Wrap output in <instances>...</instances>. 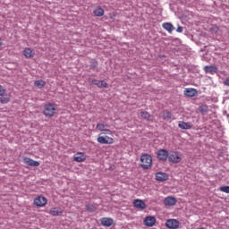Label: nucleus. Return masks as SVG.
I'll return each instance as SVG.
<instances>
[{"label": "nucleus", "mask_w": 229, "mask_h": 229, "mask_svg": "<svg viewBox=\"0 0 229 229\" xmlns=\"http://www.w3.org/2000/svg\"><path fill=\"white\" fill-rule=\"evenodd\" d=\"M140 166L142 169H148L153 165V157L148 154H142L140 157Z\"/></svg>", "instance_id": "1"}, {"label": "nucleus", "mask_w": 229, "mask_h": 229, "mask_svg": "<svg viewBox=\"0 0 229 229\" xmlns=\"http://www.w3.org/2000/svg\"><path fill=\"white\" fill-rule=\"evenodd\" d=\"M44 108L43 114L45 117H53L56 114V107L51 103L45 105Z\"/></svg>", "instance_id": "2"}, {"label": "nucleus", "mask_w": 229, "mask_h": 229, "mask_svg": "<svg viewBox=\"0 0 229 229\" xmlns=\"http://www.w3.org/2000/svg\"><path fill=\"white\" fill-rule=\"evenodd\" d=\"M168 160L172 164H180L182 162V156L178 152H173L170 155L168 154Z\"/></svg>", "instance_id": "3"}, {"label": "nucleus", "mask_w": 229, "mask_h": 229, "mask_svg": "<svg viewBox=\"0 0 229 229\" xmlns=\"http://www.w3.org/2000/svg\"><path fill=\"white\" fill-rule=\"evenodd\" d=\"M158 160L165 162L169 158V151L166 149H159L157 153Z\"/></svg>", "instance_id": "4"}, {"label": "nucleus", "mask_w": 229, "mask_h": 229, "mask_svg": "<svg viewBox=\"0 0 229 229\" xmlns=\"http://www.w3.org/2000/svg\"><path fill=\"white\" fill-rule=\"evenodd\" d=\"M47 204V199L46 197L38 196L34 199V205L36 207H46Z\"/></svg>", "instance_id": "5"}, {"label": "nucleus", "mask_w": 229, "mask_h": 229, "mask_svg": "<svg viewBox=\"0 0 229 229\" xmlns=\"http://www.w3.org/2000/svg\"><path fill=\"white\" fill-rule=\"evenodd\" d=\"M165 226L169 229H176L180 226V221L176 219H168L165 222Z\"/></svg>", "instance_id": "6"}, {"label": "nucleus", "mask_w": 229, "mask_h": 229, "mask_svg": "<svg viewBox=\"0 0 229 229\" xmlns=\"http://www.w3.org/2000/svg\"><path fill=\"white\" fill-rule=\"evenodd\" d=\"M97 140L98 144H114V139L108 136L103 137L101 134L98 135Z\"/></svg>", "instance_id": "7"}, {"label": "nucleus", "mask_w": 229, "mask_h": 229, "mask_svg": "<svg viewBox=\"0 0 229 229\" xmlns=\"http://www.w3.org/2000/svg\"><path fill=\"white\" fill-rule=\"evenodd\" d=\"M178 203V200L174 197L168 196L164 199V205L165 207H174Z\"/></svg>", "instance_id": "8"}, {"label": "nucleus", "mask_w": 229, "mask_h": 229, "mask_svg": "<svg viewBox=\"0 0 229 229\" xmlns=\"http://www.w3.org/2000/svg\"><path fill=\"white\" fill-rule=\"evenodd\" d=\"M23 162L26 165H29V167H38V165H40L38 161H35L30 157H24Z\"/></svg>", "instance_id": "9"}, {"label": "nucleus", "mask_w": 229, "mask_h": 229, "mask_svg": "<svg viewBox=\"0 0 229 229\" xmlns=\"http://www.w3.org/2000/svg\"><path fill=\"white\" fill-rule=\"evenodd\" d=\"M156 223H157V218H155V216H148L144 219L145 226L152 227V226H155Z\"/></svg>", "instance_id": "10"}, {"label": "nucleus", "mask_w": 229, "mask_h": 229, "mask_svg": "<svg viewBox=\"0 0 229 229\" xmlns=\"http://www.w3.org/2000/svg\"><path fill=\"white\" fill-rule=\"evenodd\" d=\"M91 83L98 87V89H108V83H106V81H98V80L93 79L91 81Z\"/></svg>", "instance_id": "11"}, {"label": "nucleus", "mask_w": 229, "mask_h": 229, "mask_svg": "<svg viewBox=\"0 0 229 229\" xmlns=\"http://www.w3.org/2000/svg\"><path fill=\"white\" fill-rule=\"evenodd\" d=\"M156 180L157 182H165V181L169 180V175L165 173L157 172L156 174Z\"/></svg>", "instance_id": "12"}, {"label": "nucleus", "mask_w": 229, "mask_h": 229, "mask_svg": "<svg viewBox=\"0 0 229 229\" xmlns=\"http://www.w3.org/2000/svg\"><path fill=\"white\" fill-rule=\"evenodd\" d=\"M184 95L186 98H194V96H198V90L196 89L189 88L184 90Z\"/></svg>", "instance_id": "13"}, {"label": "nucleus", "mask_w": 229, "mask_h": 229, "mask_svg": "<svg viewBox=\"0 0 229 229\" xmlns=\"http://www.w3.org/2000/svg\"><path fill=\"white\" fill-rule=\"evenodd\" d=\"M101 225L102 226L110 227L112 225H114V219L110 217H104L101 219Z\"/></svg>", "instance_id": "14"}, {"label": "nucleus", "mask_w": 229, "mask_h": 229, "mask_svg": "<svg viewBox=\"0 0 229 229\" xmlns=\"http://www.w3.org/2000/svg\"><path fill=\"white\" fill-rule=\"evenodd\" d=\"M23 55L25 56V58H33L35 56V52L33 51V49L26 47L23 50Z\"/></svg>", "instance_id": "15"}, {"label": "nucleus", "mask_w": 229, "mask_h": 229, "mask_svg": "<svg viewBox=\"0 0 229 229\" xmlns=\"http://www.w3.org/2000/svg\"><path fill=\"white\" fill-rule=\"evenodd\" d=\"M178 127L181 128V130H191L192 129V123L181 121L178 123Z\"/></svg>", "instance_id": "16"}, {"label": "nucleus", "mask_w": 229, "mask_h": 229, "mask_svg": "<svg viewBox=\"0 0 229 229\" xmlns=\"http://www.w3.org/2000/svg\"><path fill=\"white\" fill-rule=\"evenodd\" d=\"M133 206L135 207V208H140L141 210H144V208H146V203H144V201H142L141 199H135L133 201Z\"/></svg>", "instance_id": "17"}, {"label": "nucleus", "mask_w": 229, "mask_h": 229, "mask_svg": "<svg viewBox=\"0 0 229 229\" xmlns=\"http://www.w3.org/2000/svg\"><path fill=\"white\" fill-rule=\"evenodd\" d=\"M204 71L207 73L214 74V73L217 72V67H216L214 65L205 66Z\"/></svg>", "instance_id": "18"}, {"label": "nucleus", "mask_w": 229, "mask_h": 229, "mask_svg": "<svg viewBox=\"0 0 229 229\" xmlns=\"http://www.w3.org/2000/svg\"><path fill=\"white\" fill-rule=\"evenodd\" d=\"M50 216H53L54 217H56L58 216H62V210L60 208H53L49 211Z\"/></svg>", "instance_id": "19"}, {"label": "nucleus", "mask_w": 229, "mask_h": 229, "mask_svg": "<svg viewBox=\"0 0 229 229\" xmlns=\"http://www.w3.org/2000/svg\"><path fill=\"white\" fill-rule=\"evenodd\" d=\"M163 28L164 30L168 31V33H173V31H174L175 30L174 26H173L172 23L169 22L163 23Z\"/></svg>", "instance_id": "20"}, {"label": "nucleus", "mask_w": 229, "mask_h": 229, "mask_svg": "<svg viewBox=\"0 0 229 229\" xmlns=\"http://www.w3.org/2000/svg\"><path fill=\"white\" fill-rule=\"evenodd\" d=\"M93 13L96 17H103L105 15V10L101 7H98L93 11Z\"/></svg>", "instance_id": "21"}, {"label": "nucleus", "mask_w": 229, "mask_h": 229, "mask_svg": "<svg viewBox=\"0 0 229 229\" xmlns=\"http://www.w3.org/2000/svg\"><path fill=\"white\" fill-rule=\"evenodd\" d=\"M34 87H36L37 89H44V87H46V81L44 80L35 81Z\"/></svg>", "instance_id": "22"}, {"label": "nucleus", "mask_w": 229, "mask_h": 229, "mask_svg": "<svg viewBox=\"0 0 229 229\" xmlns=\"http://www.w3.org/2000/svg\"><path fill=\"white\" fill-rule=\"evenodd\" d=\"M140 115L142 119H145L146 121H153V115L149 114L147 111H141Z\"/></svg>", "instance_id": "23"}, {"label": "nucleus", "mask_w": 229, "mask_h": 229, "mask_svg": "<svg viewBox=\"0 0 229 229\" xmlns=\"http://www.w3.org/2000/svg\"><path fill=\"white\" fill-rule=\"evenodd\" d=\"M73 160H75V162H85V155H83V153H77L73 157Z\"/></svg>", "instance_id": "24"}, {"label": "nucleus", "mask_w": 229, "mask_h": 229, "mask_svg": "<svg viewBox=\"0 0 229 229\" xmlns=\"http://www.w3.org/2000/svg\"><path fill=\"white\" fill-rule=\"evenodd\" d=\"M96 128L98 130V131H105L106 128H110V125L105 123H98Z\"/></svg>", "instance_id": "25"}, {"label": "nucleus", "mask_w": 229, "mask_h": 229, "mask_svg": "<svg viewBox=\"0 0 229 229\" xmlns=\"http://www.w3.org/2000/svg\"><path fill=\"white\" fill-rule=\"evenodd\" d=\"M199 112H200V114H202V115H205V114H207L208 112V106L201 105L199 107Z\"/></svg>", "instance_id": "26"}, {"label": "nucleus", "mask_w": 229, "mask_h": 229, "mask_svg": "<svg viewBox=\"0 0 229 229\" xmlns=\"http://www.w3.org/2000/svg\"><path fill=\"white\" fill-rule=\"evenodd\" d=\"M173 117V114H171V112L169 111H165L163 114V119L165 121H169L171 120V118Z\"/></svg>", "instance_id": "27"}, {"label": "nucleus", "mask_w": 229, "mask_h": 229, "mask_svg": "<svg viewBox=\"0 0 229 229\" xmlns=\"http://www.w3.org/2000/svg\"><path fill=\"white\" fill-rule=\"evenodd\" d=\"M98 61H96V60L90 61L89 67H90V69H92V71L96 70V68L98 67Z\"/></svg>", "instance_id": "28"}, {"label": "nucleus", "mask_w": 229, "mask_h": 229, "mask_svg": "<svg viewBox=\"0 0 229 229\" xmlns=\"http://www.w3.org/2000/svg\"><path fill=\"white\" fill-rule=\"evenodd\" d=\"M0 103L2 105H6V103H10V98H8V97H1L0 98Z\"/></svg>", "instance_id": "29"}, {"label": "nucleus", "mask_w": 229, "mask_h": 229, "mask_svg": "<svg viewBox=\"0 0 229 229\" xmlns=\"http://www.w3.org/2000/svg\"><path fill=\"white\" fill-rule=\"evenodd\" d=\"M86 209L88 212H95L96 211V207L92 204H89L86 206Z\"/></svg>", "instance_id": "30"}, {"label": "nucleus", "mask_w": 229, "mask_h": 229, "mask_svg": "<svg viewBox=\"0 0 229 229\" xmlns=\"http://www.w3.org/2000/svg\"><path fill=\"white\" fill-rule=\"evenodd\" d=\"M219 191L221 192H225V194H229V186H221Z\"/></svg>", "instance_id": "31"}, {"label": "nucleus", "mask_w": 229, "mask_h": 229, "mask_svg": "<svg viewBox=\"0 0 229 229\" xmlns=\"http://www.w3.org/2000/svg\"><path fill=\"white\" fill-rule=\"evenodd\" d=\"M211 33L217 34L219 32V27L214 26L210 29Z\"/></svg>", "instance_id": "32"}, {"label": "nucleus", "mask_w": 229, "mask_h": 229, "mask_svg": "<svg viewBox=\"0 0 229 229\" xmlns=\"http://www.w3.org/2000/svg\"><path fill=\"white\" fill-rule=\"evenodd\" d=\"M100 135H112V131H110L109 129H106L100 133Z\"/></svg>", "instance_id": "33"}, {"label": "nucleus", "mask_w": 229, "mask_h": 229, "mask_svg": "<svg viewBox=\"0 0 229 229\" xmlns=\"http://www.w3.org/2000/svg\"><path fill=\"white\" fill-rule=\"evenodd\" d=\"M5 92L6 89H4V88L2 85H0V96H4Z\"/></svg>", "instance_id": "34"}, {"label": "nucleus", "mask_w": 229, "mask_h": 229, "mask_svg": "<svg viewBox=\"0 0 229 229\" xmlns=\"http://www.w3.org/2000/svg\"><path fill=\"white\" fill-rule=\"evenodd\" d=\"M176 31H177V33H182V32H183V27L179 26V27L176 29Z\"/></svg>", "instance_id": "35"}, {"label": "nucleus", "mask_w": 229, "mask_h": 229, "mask_svg": "<svg viewBox=\"0 0 229 229\" xmlns=\"http://www.w3.org/2000/svg\"><path fill=\"white\" fill-rule=\"evenodd\" d=\"M224 85H225V87H229V78L224 81Z\"/></svg>", "instance_id": "36"}, {"label": "nucleus", "mask_w": 229, "mask_h": 229, "mask_svg": "<svg viewBox=\"0 0 229 229\" xmlns=\"http://www.w3.org/2000/svg\"><path fill=\"white\" fill-rule=\"evenodd\" d=\"M3 45V43L1 42V39H0V46H2Z\"/></svg>", "instance_id": "37"}]
</instances>
